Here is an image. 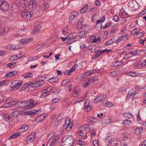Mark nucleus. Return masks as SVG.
<instances>
[{
    "label": "nucleus",
    "instance_id": "41",
    "mask_svg": "<svg viewBox=\"0 0 146 146\" xmlns=\"http://www.w3.org/2000/svg\"><path fill=\"white\" fill-rule=\"evenodd\" d=\"M19 135V133H15L13 134V135L10 136L8 138L9 140H10L12 139L16 138L17 137H18V136Z\"/></svg>",
    "mask_w": 146,
    "mask_h": 146
},
{
    "label": "nucleus",
    "instance_id": "50",
    "mask_svg": "<svg viewBox=\"0 0 146 146\" xmlns=\"http://www.w3.org/2000/svg\"><path fill=\"white\" fill-rule=\"evenodd\" d=\"M76 35V33H72L69 34L68 35V40L74 37Z\"/></svg>",
    "mask_w": 146,
    "mask_h": 146
},
{
    "label": "nucleus",
    "instance_id": "58",
    "mask_svg": "<svg viewBox=\"0 0 146 146\" xmlns=\"http://www.w3.org/2000/svg\"><path fill=\"white\" fill-rule=\"evenodd\" d=\"M111 23H110V22L107 23L105 25V26L102 27V29H105L107 28L108 27L111 26Z\"/></svg>",
    "mask_w": 146,
    "mask_h": 146
},
{
    "label": "nucleus",
    "instance_id": "33",
    "mask_svg": "<svg viewBox=\"0 0 146 146\" xmlns=\"http://www.w3.org/2000/svg\"><path fill=\"white\" fill-rule=\"evenodd\" d=\"M45 81L43 80H40L36 82V84L37 85V87H39L42 86L44 83Z\"/></svg>",
    "mask_w": 146,
    "mask_h": 146
},
{
    "label": "nucleus",
    "instance_id": "61",
    "mask_svg": "<svg viewBox=\"0 0 146 146\" xmlns=\"http://www.w3.org/2000/svg\"><path fill=\"white\" fill-rule=\"evenodd\" d=\"M72 95L74 97H77L79 94L78 92H72Z\"/></svg>",
    "mask_w": 146,
    "mask_h": 146
},
{
    "label": "nucleus",
    "instance_id": "47",
    "mask_svg": "<svg viewBox=\"0 0 146 146\" xmlns=\"http://www.w3.org/2000/svg\"><path fill=\"white\" fill-rule=\"evenodd\" d=\"M68 27L67 26H66L63 29L62 31V33L63 34H66L68 33Z\"/></svg>",
    "mask_w": 146,
    "mask_h": 146
},
{
    "label": "nucleus",
    "instance_id": "31",
    "mask_svg": "<svg viewBox=\"0 0 146 146\" xmlns=\"http://www.w3.org/2000/svg\"><path fill=\"white\" fill-rule=\"evenodd\" d=\"M142 130L141 127H138L135 129V133L137 134H139L142 132Z\"/></svg>",
    "mask_w": 146,
    "mask_h": 146
},
{
    "label": "nucleus",
    "instance_id": "52",
    "mask_svg": "<svg viewBox=\"0 0 146 146\" xmlns=\"http://www.w3.org/2000/svg\"><path fill=\"white\" fill-rule=\"evenodd\" d=\"M114 42L113 41L112 39H111L106 41L105 43V45H108L113 43Z\"/></svg>",
    "mask_w": 146,
    "mask_h": 146
},
{
    "label": "nucleus",
    "instance_id": "62",
    "mask_svg": "<svg viewBox=\"0 0 146 146\" xmlns=\"http://www.w3.org/2000/svg\"><path fill=\"white\" fill-rule=\"evenodd\" d=\"M88 94V92H85V94L82 97V100H79L80 102H81L83 101L84 100L86 97L87 95Z\"/></svg>",
    "mask_w": 146,
    "mask_h": 146
},
{
    "label": "nucleus",
    "instance_id": "15",
    "mask_svg": "<svg viewBox=\"0 0 146 146\" xmlns=\"http://www.w3.org/2000/svg\"><path fill=\"white\" fill-rule=\"evenodd\" d=\"M34 102V101L33 100H31L30 103L29 102H27V108H26L27 109H30L33 107L35 106L36 104V103H33Z\"/></svg>",
    "mask_w": 146,
    "mask_h": 146
},
{
    "label": "nucleus",
    "instance_id": "54",
    "mask_svg": "<svg viewBox=\"0 0 146 146\" xmlns=\"http://www.w3.org/2000/svg\"><path fill=\"white\" fill-rule=\"evenodd\" d=\"M85 77V75L84 74H82L81 75H79L77 78L78 80H81L83 79Z\"/></svg>",
    "mask_w": 146,
    "mask_h": 146
},
{
    "label": "nucleus",
    "instance_id": "30",
    "mask_svg": "<svg viewBox=\"0 0 146 146\" xmlns=\"http://www.w3.org/2000/svg\"><path fill=\"white\" fill-rule=\"evenodd\" d=\"M30 84H31V83H28L24 84L21 88V91L25 90L28 87H29Z\"/></svg>",
    "mask_w": 146,
    "mask_h": 146
},
{
    "label": "nucleus",
    "instance_id": "3",
    "mask_svg": "<svg viewBox=\"0 0 146 146\" xmlns=\"http://www.w3.org/2000/svg\"><path fill=\"white\" fill-rule=\"evenodd\" d=\"M0 7L1 9L3 11H7L9 8V5L8 3L2 0H0Z\"/></svg>",
    "mask_w": 146,
    "mask_h": 146
},
{
    "label": "nucleus",
    "instance_id": "44",
    "mask_svg": "<svg viewBox=\"0 0 146 146\" xmlns=\"http://www.w3.org/2000/svg\"><path fill=\"white\" fill-rule=\"evenodd\" d=\"M84 127L86 129H91V127H92V125L91 124H87L86 123L84 125Z\"/></svg>",
    "mask_w": 146,
    "mask_h": 146
},
{
    "label": "nucleus",
    "instance_id": "7",
    "mask_svg": "<svg viewBox=\"0 0 146 146\" xmlns=\"http://www.w3.org/2000/svg\"><path fill=\"white\" fill-rule=\"evenodd\" d=\"M119 15L120 16V20L121 21V23H124L126 21V19L128 15L127 13L124 12L123 10L122 11L121 10Z\"/></svg>",
    "mask_w": 146,
    "mask_h": 146
},
{
    "label": "nucleus",
    "instance_id": "11",
    "mask_svg": "<svg viewBox=\"0 0 146 146\" xmlns=\"http://www.w3.org/2000/svg\"><path fill=\"white\" fill-rule=\"evenodd\" d=\"M137 55V52L135 50H133L130 52L127 53L126 55L124 57V59L129 58L133 56H134Z\"/></svg>",
    "mask_w": 146,
    "mask_h": 146
},
{
    "label": "nucleus",
    "instance_id": "16",
    "mask_svg": "<svg viewBox=\"0 0 146 146\" xmlns=\"http://www.w3.org/2000/svg\"><path fill=\"white\" fill-rule=\"evenodd\" d=\"M17 104L19 107H24L25 109H27L26 108H27V103L26 101H21L19 102H18Z\"/></svg>",
    "mask_w": 146,
    "mask_h": 146
},
{
    "label": "nucleus",
    "instance_id": "17",
    "mask_svg": "<svg viewBox=\"0 0 146 146\" xmlns=\"http://www.w3.org/2000/svg\"><path fill=\"white\" fill-rule=\"evenodd\" d=\"M139 63L142 67L146 66V55L143 56L141 58Z\"/></svg>",
    "mask_w": 146,
    "mask_h": 146
},
{
    "label": "nucleus",
    "instance_id": "36",
    "mask_svg": "<svg viewBox=\"0 0 146 146\" xmlns=\"http://www.w3.org/2000/svg\"><path fill=\"white\" fill-rule=\"evenodd\" d=\"M123 116L128 118H131L133 117V115L132 114L128 112H125L123 113Z\"/></svg>",
    "mask_w": 146,
    "mask_h": 146
},
{
    "label": "nucleus",
    "instance_id": "27",
    "mask_svg": "<svg viewBox=\"0 0 146 146\" xmlns=\"http://www.w3.org/2000/svg\"><path fill=\"white\" fill-rule=\"evenodd\" d=\"M123 63V62L121 61H118L115 62L112 64H111V66H114L115 67H116L119 66H120Z\"/></svg>",
    "mask_w": 146,
    "mask_h": 146
},
{
    "label": "nucleus",
    "instance_id": "4",
    "mask_svg": "<svg viewBox=\"0 0 146 146\" xmlns=\"http://www.w3.org/2000/svg\"><path fill=\"white\" fill-rule=\"evenodd\" d=\"M39 10L41 12H44L48 7L47 3L44 0H42L39 3Z\"/></svg>",
    "mask_w": 146,
    "mask_h": 146
},
{
    "label": "nucleus",
    "instance_id": "19",
    "mask_svg": "<svg viewBox=\"0 0 146 146\" xmlns=\"http://www.w3.org/2000/svg\"><path fill=\"white\" fill-rule=\"evenodd\" d=\"M33 39L32 38L29 39H22L20 41V43L21 44L24 45L29 43L30 42H31L32 40Z\"/></svg>",
    "mask_w": 146,
    "mask_h": 146
},
{
    "label": "nucleus",
    "instance_id": "32",
    "mask_svg": "<svg viewBox=\"0 0 146 146\" xmlns=\"http://www.w3.org/2000/svg\"><path fill=\"white\" fill-rule=\"evenodd\" d=\"M139 31H140V29L139 28L135 29L131 31V34L132 35H136L137 32H139Z\"/></svg>",
    "mask_w": 146,
    "mask_h": 146
},
{
    "label": "nucleus",
    "instance_id": "6",
    "mask_svg": "<svg viewBox=\"0 0 146 146\" xmlns=\"http://www.w3.org/2000/svg\"><path fill=\"white\" fill-rule=\"evenodd\" d=\"M128 6L133 10H135L139 7L138 5L135 0H131L128 3Z\"/></svg>",
    "mask_w": 146,
    "mask_h": 146
},
{
    "label": "nucleus",
    "instance_id": "55",
    "mask_svg": "<svg viewBox=\"0 0 146 146\" xmlns=\"http://www.w3.org/2000/svg\"><path fill=\"white\" fill-rule=\"evenodd\" d=\"M29 128L28 126L26 125H24L22 126L21 129L23 131H27Z\"/></svg>",
    "mask_w": 146,
    "mask_h": 146
},
{
    "label": "nucleus",
    "instance_id": "49",
    "mask_svg": "<svg viewBox=\"0 0 146 146\" xmlns=\"http://www.w3.org/2000/svg\"><path fill=\"white\" fill-rule=\"evenodd\" d=\"M16 65V64L15 62H13L7 64V67L10 68H12L14 67Z\"/></svg>",
    "mask_w": 146,
    "mask_h": 146
},
{
    "label": "nucleus",
    "instance_id": "39",
    "mask_svg": "<svg viewBox=\"0 0 146 146\" xmlns=\"http://www.w3.org/2000/svg\"><path fill=\"white\" fill-rule=\"evenodd\" d=\"M70 122V120L69 119H66V120L65 121V124L64 125V127L66 126V127L65 129H66L69 126L70 124L69 123Z\"/></svg>",
    "mask_w": 146,
    "mask_h": 146
},
{
    "label": "nucleus",
    "instance_id": "63",
    "mask_svg": "<svg viewBox=\"0 0 146 146\" xmlns=\"http://www.w3.org/2000/svg\"><path fill=\"white\" fill-rule=\"evenodd\" d=\"M97 52L98 53L96 54L95 56V57L96 58L98 57L101 55L102 52L101 50L98 51Z\"/></svg>",
    "mask_w": 146,
    "mask_h": 146
},
{
    "label": "nucleus",
    "instance_id": "34",
    "mask_svg": "<svg viewBox=\"0 0 146 146\" xmlns=\"http://www.w3.org/2000/svg\"><path fill=\"white\" fill-rule=\"evenodd\" d=\"M23 76L24 78H32L33 77V74L31 73H27L26 74H25L23 75Z\"/></svg>",
    "mask_w": 146,
    "mask_h": 146
},
{
    "label": "nucleus",
    "instance_id": "1",
    "mask_svg": "<svg viewBox=\"0 0 146 146\" xmlns=\"http://www.w3.org/2000/svg\"><path fill=\"white\" fill-rule=\"evenodd\" d=\"M62 140V143L61 146H72L74 141V138L71 135L65 136Z\"/></svg>",
    "mask_w": 146,
    "mask_h": 146
},
{
    "label": "nucleus",
    "instance_id": "22",
    "mask_svg": "<svg viewBox=\"0 0 146 146\" xmlns=\"http://www.w3.org/2000/svg\"><path fill=\"white\" fill-rule=\"evenodd\" d=\"M7 49L9 50H16L20 48L19 46H15L13 44H9L7 47Z\"/></svg>",
    "mask_w": 146,
    "mask_h": 146
},
{
    "label": "nucleus",
    "instance_id": "45",
    "mask_svg": "<svg viewBox=\"0 0 146 146\" xmlns=\"http://www.w3.org/2000/svg\"><path fill=\"white\" fill-rule=\"evenodd\" d=\"M38 58V56H35L33 57H31L29 58L28 61L29 62L34 61L36 60Z\"/></svg>",
    "mask_w": 146,
    "mask_h": 146
},
{
    "label": "nucleus",
    "instance_id": "64",
    "mask_svg": "<svg viewBox=\"0 0 146 146\" xmlns=\"http://www.w3.org/2000/svg\"><path fill=\"white\" fill-rule=\"evenodd\" d=\"M139 146H146V139L142 142Z\"/></svg>",
    "mask_w": 146,
    "mask_h": 146
},
{
    "label": "nucleus",
    "instance_id": "46",
    "mask_svg": "<svg viewBox=\"0 0 146 146\" xmlns=\"http://www.w3.org/2000/svg\"><path fill=\"white\" fill-rule=\"evenodd\" d=\"M135 89L136 90H139L140 91L144 90L146 89V86L144 87H142L141 88H139L137 86H135Z\"/></svg>",
    "mask_w": 146,
    "mask_h": 146
},
{
    "label": "nucleus",
    "instance_id": "48",
    "mask_svg": "<svg viewBox=\"0 0 146 146\" xmlns=\"http://www.w3.org/2000/svg\"><path fill=\"white\" fill-rule=\"evenodd\" d=\"M143 35V33L140 31H139V32H137L136 35V38H139L142 37Z\"/></svg>",
    "mask_w": 146,
    "mask_h": 146
},
{
    "label": "nucleus",
    "instance_id": "43",
    "mask_svg": "<svg viewBox=\"0 0 146 146\" xmlns=\"http://www.w3.org/2000/svg\"><path fill=\"white\" fill-rule=\"evenodd\" d=\"M96 71V69H93L91 70L90 71H88V72H86L85 73L87 75H90L94 73H95Z\"/></svg>",
    "mask_w": 146,
    "mask_h": 146
},
{
    "label": "nucleus",
    "instance_id": "5",
    "mask_svg": "<svg viewBox=\"0 0 146 146\" xmlns=\"http://www.w3.org/2000/svg\"><path fill=\"white\" fill-rule=\"evenodd\" d=\"M22 83V81L21 80H16L11 84V87L12 89L15 90L20 87Z\"/></svg>",
    "mask_w": 146,
    "mask_h": 146
},
{
    "label": "nucleus",
    "instance_id": "12",
    "mask_svg": "<svg viewBox=\"0 0 146 146\" xmlns=\"http://www.w3.org/2000/svg\"><path fill=\"white\" fill-rule=\"evenodd\" d=\"M79 131L78 133V135L79 136H83L84 134L86 132V129L84 125L80 127L79 128Z\"/></svg>",
    "mask_w": 146,
    "mask_h": 146
},
{
    "label": "nucleus",
    "instance_id": "8",
    "mask_svg": "<svg viewBox=\"0 0 146 146\" xmlns=\"http://www.w3.org/2000/svg\"><path fill=\"white\" fill-rule=\"evenodd\" d=\"M35 133L33 132L28 136L26 139V142L27 144L31 143L34 140Z\"/></svg>",
    "mask_w": 146,
    "mask_h": 146
},
{
    "label": "nucleus",
    "instance_id": "9",
    "mask_svg": "<svg viewBox=\"0 0 146 146\" xmlns=\"http://www.w3.org/2000/svg\"><path fill=\"white\" fill-rule=\"evenodd\" d=\"M36 2L35 0H31L28 3V7L31 9H35L36 7Z\"/></svg>",
    "mask_w": 146,
    "mask_h": 146
},
{
    "label": "nucleus",
    "instance_id": "56",
    "mask_svg": "<svg viewBox=\"0 0 146 146\" xmlns=\"http://www.w3.org/2000/svg\"><path fill=\"white\" fill-rule=\"evenodd\" d=\"M57 80H56V78H52L48 80V82L50 83H52L54 82H56Z\"/></svg>",
    "mask_w": 146,
    "mask_h": 146
},
{
    "label": "nucleus",
    "instance_id": "13",
    "mask_svg": "<svg viewBox=\"0 0 146 146\" xmlns=\"http://www.w3.org/2000/svg\"><path fill=\"white\" fill-rule=\"evenodd\" d=\"M106 96L105 94L100 95L96 98L94 99V101L96 102H98L104 100L106 98Z\"/></svg>",
    "mask_w": 146,
    "mask_h": 146
},
{
    "label": "nucleus",
    "instance_id": "25",
    "mask_svg": "<svg viewBox=\"0 0 146 146\" xmlns=\"http://www.w3.org/2000/svg\"><path fill=\"white\" fill-rule=\"evenodd\" d=\"M45 118L44 116L43 115H40L37 117L36 119V121L38 122H41L43 121Z\"/></svg>",
    "mask_w": 146,
    "mask_h": 146
},
{
    "label": "nucleus",
    "instance_id": "20",
    "mask_svg": "<svg viewBox=\"0 0 146 146\" xmlns=\"http://www.w3.org/2000/svg\"><path fill=\"white\" fill-rule=\"evenodd\" d=\"M102 105L108 108H110L114 106V104L110 102L104 101L102 103Z\"/></svg>",
    "mask_w": 146,
    "mask_h": 146
},
{
    "label": "nucleus",
    "instance_id": "51",
    "mask_svg": "<svg viewBox=\"0 0 146 146\" xmlns=\"http://www.w3.org/2000/svg\"><path fill=\"white\" fill-rule=\"evenodd\" d=\"M50 94L49 92H44L41 95L40 97L42 98H44L46 96L49 95Z\"/></svg>",
    "mask_w": 146,
    "mask_h": 146
},
{
    "label": "nucleus",
    "instance_id": "42",
    "mask_svg": "<svg viewBox=\"0 0 146 146\" xmlns=\"http://www.w3.org/2000/svg\"><path fill=\"white\" fill-rule=\"evenodd\" d=\"M78 37L76 36V37H75L74 38H72V39L68 41L67 42V44H70L73 42L76 41L78 39Z\"/></svg>",
    "mask_w": 146,
    "mask_h": 146
},
{
    "label": "nucleus",
    "instance_id": "37",
    "mask_svg": "<svg viewBox=\"0 0 146 146\" xmlns=\"http://www.w3.org/2000/svg\"><path fill=\"white\" fill-rule=\"evenodd\" d=\"M29 83H30V85H29V87L30 88H33L37 87V85L36 84V82L33 83L31 82H29Z\"/></svg>",
    "mask_w": 146,
    "mask_h": 146
},
{
    "label": "nucleus",
    "instance_id": "26",
    "mask_svg": "<svg viewBox=\"0 0 146 146\" xmlns=\"http://www.w3.org/2000/svg\"><path fill=\"white\" fill-rule=\"evenodd\" d=\"M78 34L80 37L81 38H84L86 37V34L84 31H79Z\"/></svg>",
    "mask_w": 146,
    "mask_h": 146
},
{
    "label": "nucleus",
    "instance_id": "14",
    "mask_svg": "<svg viewBox=\"0 0 146 146\" xmlns=\"http://www.w3.org/2000/svg\"><path fill=\"white\" fill-rule=\"evenodd\" d=\"M9 29L7 27H1L0 28V35L6 34L8 31Z\"/></svg>",
    "mask_w": 146,
    "mask_h": 146
},
{
    "label": "nucleus",
    "instance_id": "28",
    "mask_svg": "<svg viewBox=\"0 0 146 146\" xmlns=\"http://www.w3.org/2000/svg\"><path fill=\"white\" fill-rule=\"evenodd\" d=\"M20 58V57H19L17 55H14L10 57L9 59V60L10 61H12L17 60Z\"/></svg>",
    "mask_w": 146,
    "mask_h": 146
},
{
    "label": "nucleus",
    "instance_id": "35",
    "mask_svg": "<svg viewBox=\"0 0 146 146\" xmlns=\"http://www.w3.org/2000/svg\"><path fill=\"white\" fill-rule=\"evenodd\" d=\"M131 122L128 119L124 120L122 123L125 125H130Z\"/></svg>",
    "mask_w": 146,
    "mask_h": 146
},
{
    "label": "nucleus",
    "instance_id": "38",
    "mask_svg": "<svg viewBox=\"0 0 146 146\" xmlns=\"http://www.w3.org/2000/svg\"><path fill=\"white\" fill-rule=\"evenodd\" d=\"M28 4L27 2L25 0H22L21 1V5L24 8L26 7L27 5V4Z\"/></svg>",
    "mask_w": 146,
    "mask_h": 146
},
{
    "label": "nucleus",
    "instance_id": "57",
    "mask_svg": "<svg viewBox=\"0 0 146 146\" xmlns=\"http://www.w3.org/2000/svg\"><path fill=\"white\" fill-rule=\"evenodd\" d=\"M40 111V110H32L29 111V114H37V112H38V111Z\"/></svg>",
    "mask_w": 146,
    "mask_h": 146
},
{
    "label": "nucleus",
    "instance_id": "60",
    "mask_svg": "<svg viewBox=\"0 0 146 146\" xmlns=\"http://www.w3.org/2000/svg\"><path fill=\"white\" fill-rule=\"evenodd\" d=\"M99 141L98 140L95 139L93 141V144L94 146H98Z\"/></svg>",
    "mask_w": 146,
    "mask_h": 146
},
{
    "label": "nucleus",
    "instance_id": "24",
    "mask_svg": "<svg viewBox=\"0 0 146 146\" xmlns=\"http://www.w3.org/2000/svg\"><path fill=\"white\" fill-rule=\"evenodd\" d=\"M87 120L88 122L96 123L98 121V120L96 119L92 116H89L87 117Z\"/></svg>",
    "mask_w": 146,
    "mask_h": 146
},
{
    "label": "nucleus",
    "instance_id": "40",
    "mask_svg": "<svg viewBox=\"0 0 146 146\" xmlns=\"http://www.w3.org/2000/svg\"><path fill=\"white\" fill-rule=\"evenodd\" d=\"M19 115V112L18 111H15L13 112L12 113V115L14 117H17Z\"/></svg>",
    "mask_w": 146,
    "mask_h": 146
},
{
    "label": "nucleus",
    "instance_id": "2",
    "mask_svg": "<svg viewBox=\"0 0 146 146\" xmlns=\"http://www.w3.org/2000/svg\"><path fill=\"white\" fill-rule=\"evenodd\" d=\"M33 13V12L31 11L30 12L25 10L23 11L21 13V16L25 20H28L30 19L31 17H33L32 15Z\"/></svg>",
    "mask_w": 146,
    "mask_h": 146
},
{
    "label": "nucleus",
    "instance_id": "59",
    "mask_svg": "<svg viewBox=\"0 0 146 146\" xmlns=\"http://www.w3.org/2000/svg\"><path fill=\"white\" fill-rule=\"evenodd\" d=\"M60 100L61 99L60 98H56L53 100L52 102L54 103H56L57 102H59Z\"/></svg>",
    "mask_w": 146,
    "mask_h": 146
},
{
    "label": "nucleus",
    "instance_id": "21",
    "mask_svg": "<svg viewBox=\"0 0 146 146\" xmlns=\"http://www.w3.org/2000/svg\"><path fill=\"white\" fill-rule=\"evenodd\" d=\"M40 29V26L37 25L35 26L33 30V33L34 34H36L38 33Z\"/></svg>",
    "mask_w": 146,
    "mask_h": 146
},
{
    "label": "nucleus",
    "instance_id": "18",
    "mask_svg": "<svg viewBox=\"0 0 146 146\" xmlns=\"http://www.w3.org/2000/svg\"><path fill=\"white\" fill-rule=\"evenodd\" d=\"M91 83V80L89 78H87L86 79V80L83 81L82 83L83 84V87H84L86 88Z\"/></svg>",
    "mask_w": 146,
    "mask_h": 146
},
{
    "label": "nucleus",
    "instance_id": "53",
    "mask_svg": "<svg viewBox=\"0 0 146 146\" xmlns=\"http://www.w3.org/2000/svg\"><path fill=\"white\" fill-rule=\"evenodd\" d=\"M90 41L93 42H96V37L94 35L91 36L90 37Z\"/></svg>",
    "mask_w": 146,
    "mask_h": 146
},
{
    "label": "nucleus",
    "instance_id": "29",
    "mask_svg": "<svg viewBox=\"0 0 146 146\" xmlns=\"http://www.w3.org/2000/svg\"><path fill=\"white\" fill-rule=\"evenodd\" d=\"M88 4H85L83 7L82 8L80 11V12L81 13H82L86 11L88 7Z\"/></svg>",
    "mask_w": 146,
    "mask_h": 146
},
{
    "label": "nucleus",
    "instance_id": "10",
    "mask_svg": "<svg viewBox=\"0 0 146 146\" xmlns=\"http://www.w3.org/2000/svg\"><path fill=\"white\" fill-rule=\"evenodd\" d=\"M17 103L18 101L16 100H14L11 101L9 102L5 103L3 105L2 107L5 108H8L13 105L17 104Z\"/></svg>",
    "mask_w": 146,
    "mask_h": 146
},
{
    "label": "nucleus",
    "instance_id": "23",
    "mask_svg": "<svg viewBox=\"0 0 146 146\" xmlns=\"http://www.w3.org/2000/svg\"><path fill=\"white\" fill-rule=\"evenodd\" d=\"M78 14L75 11L71 13L69 18V21L71 22L74 17L77 15Z\"/></svg>",
    "mask_w": 146,
    "mask_h": 146
}]
</instances>
